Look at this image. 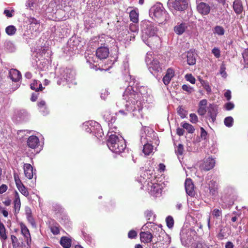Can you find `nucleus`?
Masks as SVG:
<instances>
[{"label":"nucleus","instance_id":"nucleus-31","mask_svg":"<svg viewBox=\"0 0 248 248\" xmlns=\"http://www.w3.org/2000/svg\"><path fill=\"white\" fill-rule=\"evenodd\" d=\"M208 185L210 194L213 196L216 195L217 193V189L216 182L214 181H210Z\"/></svg>","mask_w":248,"mask_h":248},{"label":"nucleus","instance_id":"nucleus-27","mask_svg":"<svg viewBox=\"0 0 248 248\" xmlns=\"http://www.w3.org/2000/svg\"><path fill=\"white\" fill-rule=\"evenodd\" d=\"M25 176L31 179L33 177V168L30 164H25L24 167Z\"/></svg>","mask_w":248,"mask_h":248},{"label":"nucleus","instance_id":"nucleus-54","mask_svg":"<svg viewBox=\"0 0 248 248\" xmlns=\"http://www.w3.org/2000/svg\"><path fill=\"white\" fill-rule=\"evenodd\" d=\"M182 89L188 93H191L194 91V89L188 85H183Z\"/></svg>","mask_w":248,"mask_h":248},{"label":"nucleus","instance_id":"nucleus-46","mask_svg":"<svg viewBox=\"0 0 248 248\" xmlns=\"http://www.w3.org/2000/svg\"><path fill=\"white\" fill-rule=\"evenodd\" d=\"M144 214L145 217L147 220H152L153 221L154 220L155 216L152 211L147 210L145 212Z\"/></svg>","mask_w":248,"mask_h":248},{"label":"nucleus","instance_id":"nucleus-49","mask_svg":"<svg viewBox=\"0 0 248 248\" xmlns=\"http://www.w3.org/2000/svg\"><path fill=\"white\" fill-rule=\"evenodd\" d=\"M184 152V147L183 145L181 144H179L178 146L175 149V152L176 154L182 155Z\"/></svg>","mask_w":248,"mask_h":248},{"label":"nucleus","instance_id":"nucleus-2","mask_svg":"<svg viewBox=\"0 0 248 248\" xmlns=\"http://www.w3.org/2000/svg\"><path fill=\"white\" fill-rule=\"evenodd\" d=\"M150 230L153 234V236L158 237V241L163 242V244L168 246L171 242V238L162 229L161 225L155 224L152 222H148L144 224L141 228V230L145 231Z\"/></svg>","mask_w":248,"mask_h":248},{"label":"nucleus","instance_id":"nucleus-24","mask_svg":"<svg viewBox=\"0 0 248 248\" xmlns=\"http://www.w3.org/2000/svg\"><path fill=\"white\" fill-rule=\"evenodd\" d=\"M39 143V140L35 136H31L28 140L27 144L31 148L34 149L37 147Z\"/></svg>","mask_w":248,"mask_h":248},{"label":"nucleus","instance_id":"nucleus-50","mask_svg":"<svg viewBox=\"0 0 248 248\" xmlns=\"http://www.w3.org/2000/svg\"><path fill=\"white\" fill-rule=\"evenodd\" d=\"M190 121L193 124H196L198 121L197 116L195 113H191L189 115Z\"/></svg>","mask_w":248,"mask_h":248},{"label":"nucleus","instance_id":"nucleus-30","mask_svg":"<svg viewBox=\"0 0 248 248\" xmlns=\"http://www.w3.org/2000/svg\"><path fill=\"white\" fill-rule=\"evenodd\" d=\"M233 7L237 14H240L243 10V6L240 0H235L233 2Z\"/></svg>","mask_w":248,"mask_h":248},{"label":"nucleus","instance_id":"nucleus-37","mask_svg":"<svg viewBox=\"0 0 248 248\" xmlns=\"http://www.w3.org/2000/svg\"><path fill=\"white\" fill-rule=\"evenodd\" d=\"M182 126L183 127V128L186 129L188 131V133H193L195 131L194 127L191 124L188 123H183L182 124Z\"/></svg>","mask_w":248,"mask_h":248},{"label":"nucleus","instance_id":"nucleus-20","mask_svg":"<svg viewBox=\"0 0 248 248\" xmlns=\"http://www.w3.org/2000/svg\"><path fill=\"white\" fill-rule=\"evenodd\" d=\"M185 186L186 194L190 197H194L195 194L194 186L190 179L188 178L186 180Z\"/></svg>","mask_w":248,"mask_h":248},{"label":"nucleus","instance_id":"nucleus-29","mask_svg":"<svg viewBox=\"0 0 248 248\" xmlns=\"http://www.w3.org/2000/svg\"><path fill=\"white\" fill-rule=\"evenodd\" d=\"M15 210L16 213H18L20 208V200L19 199V195L17 192H16L15 200L14 201Z\"/></svg>","mask_w":248,"mask_h":248},{"label":"nucleus","instance_id":"nucleus-32","mask_svg":"<svg viewBox=\"0 0 248 248\" xmlns=\"http://www.w3.org/2000/svg\"><path fill=\"white\" fill-rule=\"evenodd\" d=\"M60 244L64 248H69L71 245V241L69 238L63 236L61 239Z\"/></svg>","mask_w":248,"mask_h":248},{"label":"nucleus","instance_id":"nucleus-47","mask_svg":"<svg viewBox=\"0 0 248 248\" xmlns=\"http://www.w3.org/2000/svg\"><path fill=\"white\" fill-rule=\"evenodd\" d=\"M242 55L245 62V67H248V48L244 50Z\"/></svg>","mask_w":248,"mask_h":248},{"label":"nucleus","instance_id":"nucleus-63","mask_svg":"<svg viewBox=\"0 0 248 248\" xmlns=\"http://www.w3.org/2000/svg\"><path fill=\"white\" fill-rule=\"evenodd\" d=\"M7 186L6 185L3 184L0 186V194H2L5 192L7 189Z\"/></svg>","mask_w":248,"mask_h":248},{"label":"nucleus","instance_id":"nucleus-40","mask_svg":"<svg viewBox=\"0 0 248 248\" xmlns=\"http://www.w3.org/2000/svg\"><path fill=\"white\" fill-rule=\"evenodd\" d=\"M214 32L218 35H223L225 33V30L222 27L217 26L214 28Z\"/></svg>","mask_w":248,"mask_h":248},{"label":"nucleus","instance_id":"nucleus-57","mask_svg":"<svg viewBox=\"0 0 248 248\" xmlns=\"http://www.w3.org/2000/svg\"><path fill=\"white\" fill-rule=\"evenodd\" d=\"M14 178H15V183H16V186H17V188L20 186H21L23 185V184L21 183V180H20V179L17 175L15 174Z\"/></svg>","mask_w":248,"mask_h":248},{"label":"nucleus","instance_id":"nucleus-62","mask_svg":"<svg viewBox=\"0 0 248 248\" xmlns=\"http://www.w3.org/2000/svg\"><path fill=\"white\" fill-rule=\"evenodd\" d=\"M224 96L227 100H230L232 97L231 91L227 90L224 93Z\"/></svg>","mask_w":248,"mask_h":248},{"label":"nucleus","instance_id":"nucleus-15","mask_svg":"<svg viewBox=\"0 0 248 248\" xmlns=\"http://www.w3.org/2000/svg\"><path fill=\"white\" fill-rule=\"evenodd\" d=\"M196 54L192 50L188 51L182 55L183 59H186L187 63L189 65H193L196 63Z\"/></svg>","mask_w":248,"mask_h":248},{"label":"nucleus","instance_id":"nucleus-64","mask_svg":"<svg viewBox=\"0 0 248 248\" xmlns=\"http://www.w3.org/2000/svg\"><path fill=\"white\" fill-rule=\"evenodd\" d=\"M204 85V88L206 90V91L208 92H210L211 91V89L209 85L207 82H205L204 81H203Z\"/></svg>","mask_w":248,"mask_h":248},{"label":"nucleus","instance_id":"nucleus-61","mask_svg":"<svg viewBox=\"0 0 248 248\" xmlns=\"http://www.w3.org/2000/svg\"><path fill=\"white\" fill-rule=\"evenodd\" d=\"M38 86L37 85V80H34L31 84V88L33 90H35L36 91H37L38 89Z\"/></svg>","mask_w":248,"mask_h":248},{"label":"nucleus","instance_id":"nucleus-11","mask_svg":"<svg viewBox=\"0 0 248 248\" xmlns=\"http://www.w3.org/2000/svg\"><path fill=\"white\" fill-rule=\"evenodd\" d=\"M162 186L157 183H149L148 182L147 189L150 194L155 197L159 196L162 192Z\"/></svg>","mask_w":248,"mask_h":248},{"label":"nucleus","instance_id":"nucleus-58","mask_svg":"<svg viewBox=\"0 0 248 248\" xmlns=\"http://www.w3.org/2000/svg\"><path fill=\"white\" fill-rule=\"evenodd\" d=\"M137 236V232L134 230H131L128 233V237L130 239H133Z\"/></svg>","mask_w":248,"mask_h":248},{"label":"nucleus","instance_id":"nucleus-23","mask_svg":"<svg viewBox=\"0 0 248 248\" xmlns=\"http://www.w3.org/2000/svg\"><path fill=\"white\" fill-rule=\"evenodd\" d=\"M21 233L26 238V241L28 245H30L31 242V237L29 229L23 223L20 224Z\"/></svg>","mask_w":248,"mask_h":248},{"label":"nucleus","instance_id":"nucleus-38","mask_svg":"<svg viewBox=\"0 0 248 248\" xmlns=\"http://www.w3.org/2000/svg\"><path fill=\"white\" fill-rule=\"evenodd\" d=\"M136 23L133 22V23L130 24L129 27V31H131L130 33L135 35L137 33L139 29L138 25Z\"/></svg>","mask_w":248,"mask_h":248},{"label":"nucleus","instance_id":"nucleus-34","mask_svg":"<svg viewBox=\"0 0 248 248\" xmlns=\"http://www.w3.org/2000/svg\"><path fill=\"white\" fill-rule=\"evenodd\" d=\"M38 106L40 108V111L42 112L43 115H45L47 114L48 111L46 110V102L42 100L38 103Z\"/></svg>","mask_w":248,"mask_h":248},{"label":"nucleus","instance_id":"nucleus-26","mask_svg":"<svg viewBox=\"0 0 248 248\" xmlns=\"http://www.w3.org/2000/svg\"><path fill=\"white\" fill-rule=\"evenodd\" d=\"M187 27V25L186 23H181L178 24L174 27V31L177 34L181 35L185 32Z\"/></svg>","mask_w":248,"mask_h":248},{"label":"nucleus","instance_id":"nucleus-4","mask_svg":"<svg viewBox=\"0 0 248 248\" xmlns=\"http://www.w3.org/2000/svg\"><path fill=\"white\" fill-rule=\"evenodd\" d=\"M107 146L113 153L120 154L126 148L124 139L122 137H119L115 134H111L107 141Z\"/></svg>","mask_w":248,"mask_h":248},{"label":"nucleus","instance_id":"nucleus-55","mask_svg":"<svg viewBox=\"0 0 248 248\" xmlns=\"http://www.w3.org/2000/svg\"><path fill=\"white\" fill-rule=\"evenodd\" d=\"M225 67L224 65L222 64L220 67V70H219V74L221 75V76L223 78H226L227 77V74L225 72Z\"/></svg>","mask_w":248,"mask_h":248},{"label":"nucleus","instance_id":"nucleus-17","mask_svg":"<svg viewBox=\"0 0 248 248\" xmlns=\"http://www.w3.org/2000/svg\"><path fill=\"white\" fill-rule=\"evenodd\" d=\"M198 12L203 16L207 15L210 13L211 7L205 2H201L197 5Z\"/></svg>","mask_w":248,"mask_h":248},{"label":"nucleus","instance_id":"nucleus-33","mask_svg":"<svg viewBox=\"0 0 248 248\" xmlns=\"http://www.w3.org/2000/svg\"><path fill=\"white\" fill-rule=\"evenodd\" d=\"M26 215L28 221L32 225L34 226L35 221L31 216V211L29 207L26 208Z\"/></svg>","mask_w":248,"mask_h":248},{"label":"nucleus","instance_id":"nucleus-36","mask_svg":"<svg viewBox=\"0 0 248 248\" xmlns=\"http://www.w3.org/2000/svg\"><path fill=\"white\" fill-rule=\"evenodd\" d=\"M16 31V28L13 25L7 26L5 29V32L8 35H13Z\"/></svg>","mask_w":248,"mask_h":248},{"label":"nucleus","instance_id":"nucleus-43","mask_svg":"<svg viewBox=\"0 0 248 248\" xmlns=\"http://www.w3.org/2000/svg\"><path fill=\"white\" fill-rule=\"evenodd\" d=\"M0 237L1 239L4 240H5L7 238L4 226L1 222H0Z\"/></svg>","mask_w":248,"mask_h":248},{"label":"nucleus","instance_id":"nucleus-41","mask_svg":"<svg viewBox=\"0 0 248 248\" xmlns=\"http://www.w3.org/2000/svg\"><path fill=\"white\" fill-rule=\"evenodd\" d=\"M50 229L51 232L54 235H57L60 233V228L58 224L51 225Z\"/></svg>","mask_w":248,"mask_h":248},{"label":"nucleus","instance_id":"nucleus-42","mask_svg":"<svg viewBox=\"0 0 248 248\" xmlns=\"http://www.w3.org/2000/svg\"><path fill=\"white\" fill-rule=\"evenodd\" d=\"M212 215L216 218H219L222 217V210L221 209L216 208L212 211Z\"/></svg>","mask_w":248,"mask_h":248},{"label":"nucleus","instance_id":"nucleus-13","mask_svg":"<svg viewBox=\"0 0 248 248\" xmlns=\"http://www.w3.org/2000/svg\"><path fill=\"white\" fill-rule=\"evenodd\" d=\"M135 34L130 33L129 31L126 29L120 32L118 35V39L124 43L129 42L132 39H134Z\"/></svg>","mask_w":248,"mask_h":248},{"label":"nucleus","instance_id":"nucleus-60","mask_svg":"<svg viewBox=\"0 0 248 248\" xmlns=\"http://www.w3.org/2000/svg\"><path fill=\"white\" fill-rule=\"evenodd\" d=\"M207 135V133L203 127L201 128V137L202 139H205Z\"/></svg>","mask_w":248,"mask_h":248},{"label":"nucleus","instance_id":"nucleus-25","mask_svg":"<svg viewBox=\"0 0 248 248\" xmlns=\"http://www.w3.org/2000/svg\"><path fill=\"white\" fill-rule=\"evenodd\" d=\"M174 76V70L171 68L168 69L167 71L166 75L164 76L162 79L164 84L166 85H168Z\"/></svg>","mask_w":248,"mask_h":248},{"label":"nucleus","instance_id":"nucleus-10","mask_svg":"<svg viewBox=\"0 0 248 248\" xmlns=\"http://www.w3.org/2000/svg\"><path fill=\"white\" fill-rule=\"evenodd\" d=\"M188 2L189 0H169L168 5L171 10L183 11L187 8Z\"/></svg>","mask_w":248,"mask_h":248},{"label":"nucleus","instance_id":"nucleus-35","mask_svg":"<svg viewBox=\"0 0 248 248\" xmlns=\"http://www.w3.org/2000/svg\"><path fill=\"white\" fill-rule=\"evenodd\" d=\"M130 20L134 23H138L139 14L136 10H132L129 13Z\"/></svg>","mask_w":248,"mask_h":248},{"label":"nucleus","instance_id":"nucleus-48","mask_svg":"<svg viewBox=\"0 0 248 248\" xmlns=\"http://www.w3.org/2000/svg\"><path fill=\"white\" fill-rule=\"evenodd\" d=\"M19 191L25 196L27 197L29 196V193L27 190V189L25 187V186L23 185L17 187Z\"/></svg>","mask_w":248,"mask_h":248},{"label":"nucleus","instance_id":"nucleus-1","mask_svg":"<svg viewBox=\"0 0 248 248\" xmlns=\"http://www.w3.org/2000/svg\"><path fill=\"white\" fill-rule=\"evenodd\" d=\"M128 78L130 79L129 85L123 94V99L125 101V107L126 111L120 110L119 112L123 114L130 113L133 117H142L144 98L148 96L146 94V89L143 86L139 88L138 81L134 77L129 75Z\"/></svg>","mask_w":248,"mask_h":248},{"label":"nucleus","instance_id":"nucleus-44","mask_svg":"<svg viewBox=\"0 0 248 248\" xmlns=\"http://www.w3.org/2000/svg\"><path fill=\"white\" fill-rule=\"evenodd\" d=\"M177 112L179 115L182 118H184L186 117L187 114V112L184 110L182 106H179L177 108Z\"/></svg>","mask_w":248,"mask_h":248},{"label":"nucleus","instance_id":"nucleus-7","mask_svg":"<svg viewBox=\"0 0 248 248\" xmlns=\"http://www.w3.org/2000/svg\"><path fill=\"white\" fill-rule=\"evenodd\" d=\"M75 75V71L71 68H61L57 84L59 85H64L66 83L72 82L74 79Z\"/></svg>","mask_w":248,"mask_h":248},{"label":"nucleus","instance_id":"nucleus-5","mask_svg":"<svg viewBox=\"0 0 248 248\" xmlns=\"http://www.w3.org/2000/svg\"><path fill=\"white\" fill-rule=\"evenodd\" d=\"M150 16L159 24H162L169 18L163 5L159 3L153 6L149 11Z\"/></svg>","mask_w":248,"mask_h":248},{"label":"nucleus","instance_id":"nucleus-45","mask_svg":"<svg viewBox=\"0 0 248 248\" xmlns=\"http://www.w3.org/2000/svg\"><path fill=\"white\" fill-rule=\"evenodd\" d=\"M167 225L169 228H172L174 225V220L172 217L168 216L166 219Z\"/></svg>","mask_w":248,"mask_h":248},{"label":"nucleus","instance_id":"nucleus-22","mask_svg":"<svg viewBox=\"0 0 248 248\" xmlns=\"http://www.w3.org/2000/svg\"><path fill=\"white\" fill-rule=\"evenodd\" d=\"M9 77L14 82H18L21 78L20 72L16 69H11L9 71Z\"/></svg>","mask_w":248,"mask_h":248},{"label":"nucleus","instance_id":"nucleus-28","mask_svg":"<svg viewBox=\"0 0 248 248\" xmlns=\"http://www.w3.org/2000/svg\"><path fill=\"white\" fill-rule=\"evenodd\" d=\"M29 22L30 23V27L32 28L33 30L35 31H37L39 30L40 27V22L36 20L34 17H31L29 19Z\"/></svg>","mask_w":248,"mask_h":248},{"label":"nucleus","instance_id":"nucleus-19","mask_svg":"<svg viewBox=\"0 0 248 248\" xmlns=\"http://www.w3.org/2000/svg\"><path fill=\"white\" fill-rule=\"evenodd\" d=\"M146 137L143 135L141 136L140 141L142 144H144L143 148V152L145 155H148L153 152V146L152 144L146 143Z\"/></svg>","mask_w":248,"mask_h":248},{"label":"nucleus","instance_id":"nucleus-39","mask_svg":"<svg viewBox=\"0 0 248 248\" xmlns=\"http://www.w3.org/2000/svg\"><path fill=\"white\" fill-rule=\"evenodd\" d=\"M224 123L225 125L228 127H232L233 123V119L231 116H228L225 118Z\"/></svg>","mask_w":248,"mask_h":248},{"label":"nucleus","instance_id":"nucleus-16","mask_svg":"<svg viewBox=\"0 0 248 248\" xmlns=\"http://www.w3.org/2000/svg\"><path fill=\"white\" fill-rule=\"evenodd\" d=\"M94 43H97L98 45H106L110 43L113 41V39L105 34H102L97 37H95L93 39Z\"/></svg>","mask_w":248,"mask_h":248},{"label":"nucleus","instance_id":"nucleus-21","mask_svg":"<svg viewBox=\"0 0 248 248\" xmlns=\"http://www.w3.org/2000/svg\"><path fill=\"white\" fill-rule=\"evenodd\" d=\"M208 115L212 119L213 122L216 120V116L217 113V108L216 105L214 104H210L208 107Z\"/></svg>","mask_w":248,"mask_h":248},{"label":"nucleus","instance_id":"nucleus-14","mask_svg":"<svg viewBox=\"0 0 248 248\" xmlns=\"http://www.w3.org/2000/svg\"><path fill=\"white\" fill-rule=\"evenodd\" d=\"M46 2V0H28L26 6L31 10H39L43 3Z\"/></svg>","mask_w":248,"mask_h":248},{"label":"nucleus","instance_id":"nucleus-56","mask_svg":"<svg viewBox=\"0 0 248 248\" xmlns=\"http://www.w3.org/2000/svg\"><path fill=\"white\" fill-rule=\"evenodd\" d=\"M224 107L227 110H230L234 108V105L233 103L230 102H228L226 104H225Z\"/></svg>","mask_w":248,"mask_h":248},{"label":"nucleus","instance_id":"nucleus-9","mask_svg":"<svg viewBox=\"0 0 248 248\" xmlns=\"http://www.w3.org/2000/svg\"><path fill=\"white\" fill-rule=\"evenodd\" d=\"M152 52H148L146 54L145 62L148 65V68L153 74L155 75L162 71V67L157 60H152Z\"/></svg>","mask_w":248,"mask_h":248},{"label":"nucleus","instance_id":"nucleus-18","mask_svg":"<svg viewBox=\"0 0 248 248\" xmlns=\"http://www.w3.org/2000/svg\"><path fill=\"white\" fill-rule=\"evenodd\" d=\"M140 239L141 242L145 244L151 243L153 238L152 233L146 230L141 231L140 233Z\"/></svg>","mask_w":248,"mask_h":248},{"label":"nucleus","instance_id":"nucleus-3","mask_svg":"<svg viewBox=\"0 0 248 248\" xmlns=\"http://www.w3.org/2000/svg\"><path fill=\"white\" fill-rule=\"evenodd\" d=\"M141 39L148 46H150L153 37L155 36V39L159 40L157 37L158 29L155 25L149 21H144L141 25Z\"/></svg>","mask_w":248,"mask_h":248},{"label":"nucleus","instance_id":"nucleus-6","mask_svg":"<svg viewBox=\"0 0 248 248\" xmlns=\"http://www.w3.org/2000/svg\"><path fill=\"white\" fill-rule=\"evenodd\" d=\"M109 54L108 48L106 46H101L96 51V56L93 55H86L87 62L91 64L98 62V59H106Z\"/></svg>","mask_w":248,"mask_h":248},{"label":"nucleus","instance_id":"nucleus-8","mask_svg":"<svg viewBox=\"0 0 248 248\" xmlns=\"http://www.w3.org/2000/svg\"><path fill=\"white\" fill-rule=\"evenodd\" d=\"M83 127L87 132L93 133L96 137H101L103 133L100 124L94 121L86 122L83 124Z\"/></svg>","mask_w":248,"mask_h":248},{"label":"nucleus","instance_id":"nucleus-51","mask_svg":"<svg viewBox=\"0 0 248 248\" xmlns=\"http://www.w3.org/2000/svg\"><path fill=\"white\" fill-rule=\"evenodd\" d=\"M198 113L201 116L204 115L207 112V110L206 109V107L202 106H199V108L198 109Z\"/></svg>","mask_w":248,"mask_h":248},{"label":"nucleus","instance_id":"nucleus-12","mask_svg":"<svg viewBox=\"0 0 248 248\" xmlns=\"http://www.w3.org/2000/svg\"><path fill=\"white\" fill-rule=\"evenodd\" d=\"M215 163L216 161L214 159L208 157L204 158L203 162L200 164V167L202 170L208 171L214 167Z\"/></svg>","mask_w":248,"mask_h":248},{"label":"nucleus","instance_id":"nucleus-53","mask_svg":"<svg viewBox=\"0 0 248 248\" xmlns=\"http://www.w3.org/2000/svg\"><path fill=\"white\" fill-rule=\"evenodd\" d=\"M186 79L192 84L195 83V78L191 74H186L185 76Z\"/></svg>","mask_w":248,"mask_h":248},{"label":"nucleus","instance_id":"nucleus-59","mask_svg":"<svg viewBox=\"0 0 248 248\" xmlns=\"http://www.w3.org/2000/svg\"><path fill=\"white\" fill-rule=\"evenodd\" d=\"M14 10H12L10 11L8 10L5 9L3 13L7 17H12L13 16L12 13H14Z\"/></svg>","mask_w":248,"mask_h":248},{"label":"nucleus","instance_id":"nucleus-52","mask_svg":"<svg viewBox=\"0 0 248 248\" xmlns=\"http://www.w3.org/2000/svg\"><path fill=\"white\" fill-rule=\"evenodd\" d=\"M212 53L217 58L220 57V51L217 47H214L212 50Z\"/></svg>","mask_w":248,"mask_h":248}]
</instances>
